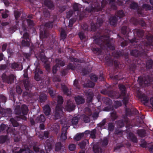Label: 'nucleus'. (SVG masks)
I'll return each instance as SVG.
<instances>
[{
  "label": "nucleus",
  "instance_id": "58",
  "mask_svg": "<svg viewBox=\"0 0 153 153\" xmlns=\"http://www.w3.org/2000/svg\"><path fill=\"white\" fill-rule=\"evenodd\" d=\"M95 50V51H96L97 52H98L100 50L98 48H96Z\"/></svg>",
  "mask_w": 153,
  "mask_h": 153
},
{
  "label": "nucleus",
  "instance_id": "61",
  "mask_svg": "<svg viewBox=\"0 0 153 153\" xmlns=\"http://www.w3.org/2000/svg\"><path fill=\"white\" fill-rule=\"evenodd\" d=\"M45 68L47 69H48L49 68V66L48 65H47L46 66L45 65Z\"/></svg>",
  "mask_w": 153,
  "mask_h": 153
},
{
  "label": "nucleus",
  "instance_id": "6",
  "mask_svg": "<svg viewBox=\"0 0 153 153\" xmlns=\"http://www.w3.org/2000/svg\"><path fill=\"white\" fill-rule=\"evenodd\" d=\"M75 106L71 101L68 102V105L66 107V109L68 111H71L74 109Z\"/></svg>",
  "mask_w": 153,
  "mask_h": 153
},
{
  "label": "nucleus",
  "instance_id": "46",
  "mask_svg": "<svg viewBox=\"0 0 153 153\" xmlns=\"http://www.w3.org/2000/svg\"><path fill=\"white\" fill-rule=\"evenodd\" d=\"M2 17L3 18H7V17L8 15L6 13L5 14H2Z\"/></svg>",
  "mask_w": 153,
  "mask_h": 153
},
{
  "label": "nucleus",
  "instance_id": "19",
  "mask_svg": "<svg viewBox=\"0 0 153 153\" xmlns=\"http://www.w3.org/2000/svg\"><path fill=\"white\" fill-rule=\"evenodd\" d=\"M61 34L62 39H63L66 36V33L64 30H62L61 31Z\"/></svg>",
  "mask_w": 153,
  "mask_h": 153
},
{
  "label": "nucleus",
  "instance_id": "5",
  "mask_svg": "<svg viewBox=\"0 0 153 153\" xmlns=\"http://www.w3.org/2000/svg\"><path fill=\"white\" fill-rule=\"evenodd\" d=\"M56 65L54 66L53 68V73H56V71L58 70L59 68V67H58L57 65L60 64L61 66H63L64 65V62L61 60H56Z\"/></svg>",
  "mask_w": 153,
  "mask_h": 153
},
{
  "label": "nucleus",
  "instance_id": "4",
  "mask_svg": "<svg viewBox=\"0 0 153 153\" xmlns=\"http://www.w3.org/2000/svg\"><path fill=\"white\" fill-rule=\"evenodd\" d=\"M2 79L4 81H7L8 83H10L13 82L16 77L13 75H11L9 77V80H7V77L5 74H3L2 75Z\"/></svg>",
  "mask_w": 153,
  "mask_h": 153
},
{
  "label": "nucleus",
  "instance_id": "60",
  "mask_svg": "<svg viewBox=\"0 0 153 153\" xmlns=\"http://www.w3.org/2000/svg\"><path fill=\"white\" fill-rule=\"evenodd\" d=\"M99 79H100V80H102L103 79V77L102 76H101Z\"/></svg>",
  "mask_w": 153,
  "mask_h": 153
},
{
  "label": "nucleus",
  "instance_id": "32",
  "mask_svg": "<svg viewBox=\"0 0 153 153\" xmlns=\"http://www.w3.org/2000/svg\"><path fill=\"white\" fill-rule=\"evenodd\" d=\"M33 149L35 151L36 153H38L39 150V149L38 147L36 146H34L33 147Z\"/></svg>",
  "mask_w": 153,
  "mask_h": 153
},
{
  "label": "nucleus",
  "instance_id": "63",
  "mask_svg": "<svg viewBox=\"0 0 153 153\" xmlns=\"http://www.w3.org/2000/svg\"><path fill=\"white\" fill-rule=\"evenodd\" d=\"M138 97H139L140 98H141L142 97L141 96H139V94H138Z\"/></svg>",
  "mask_w": 153,
  "mask_h": 153
},
{
  "label": "nucleus",
  "instance_id": "22",
  "mask_svg": "<svg viewBox=\"0 0 153 153\" xmlns=\"http://www.w3.org/2000/svg\"><path fill=\"white\" fill-rule=\"evenodd\" d=\"M69 149L71 151H73L75 149V146L73 144H71L69 146Z\"/></svg>",
  "mask_w": 153,
  "mask_h": 153
},
{
  "label": "nucleus",
  "instance_id": "48",
  "mask_svg": "<svg viewBox=\"0 0 153 153\" xmlns=\"http://www.w3.org/2000/svg\"><path fill=\"white\" fill-rule=\"evenodd\" d=\"M128 98H125L123 99V102L125 103H126L127 101H128Z\"/></svg>",
  "mask_w": 153,
  "mask_h": 153
},
{
  "label": "nucleus",
  "instance_id": "26",
  "mask_svg": "<svg viewBox=\"0 0 153 153\" xmlns=\"http://www.w3.org/2000/svg\"><path fill=\"white\" fill-rule=\"evenodd\" d=\"M16 150L17 151H13V153H21L22 151H24V150L23 149H19L17 148Z\"/></svg>",
  "mask_w": 153,
  "mask_h": 153
},
{
  "label": "nucleus",
  "instance_id": "20",
  "mask_svg": "<svg viewBox=\"0 0 153 153\" xmlns=\"http://www.w3.org/2000/svg\"><path fill=\"white\" fill-rule=\"evenodd\" d=\"M37 119L39 120L42 122H44L45 120L44 117L43 115H40V117L38 118Z\"/></svg>",
  "mask_w": 153,
  "mask_h": 153
},
{
  "label": "nucleus",
  "instance_id": "45",
  "mask_svg": "<svg viewBox=\"0 0 153 153\" xmlns=\"http://www.w3.org/2000/svg\"><path fill=\"white\" fill-rule=\"evenodd\" d=\"M40 127L41 129H43L44 128V124H41L40 126Z\"/></svg>",
  "mask_w": 153,
  "mask_h": 153
},
{
  "label": "nucleus",
  "instance_id": "35",
  "mask_svg": "<svg viewBox=\"0 0 153 153\" xmlns=\"http://www.w3.org/2000/svg\"><path fill=\"white\" fill-rule=\"evenodd\" d=\"M79 5L77 4H74V8L75 10H77L78 9Z\"/></svg>",
  "mask_w": 153,
  "mask_h": 153
},
{
  "label": "nucleus",
  "instance_id": "53",
  "mask_svg": "<svg viewBox=\"0 0 153 153\" xmlns=\"http://www.w3.org/2000/svg\"><path fill=\"white\" fill-rule=\"evenodd\" d=\"M148 80H146L144 81V83L145 84H147H147L148 83Z\"/></svg>",
  "mask_w": 153,
  "mask_h": 153
},
{
  "label": "nucleus",
  "instance_id": "55",
  "mask_svg": "<svg viewBox=\"0 0 153 153\" xmlns=\"http://www.w3.org/2000/svg\"><path fill=\"white\" fill-rule=\"evenodd\" d=\"M17 91L19 94H20L22 92V91L20 89L19 91H18L17 90Z\"/></svg>",
  "mask_w": 153,
  "mask_h": 153
},
{
  "label": "nucleus",
  "instance_id": "24",
  "mask_svg": "<svg viewBox=\"0 0 153 153\" xmlns=\"http://www.w3.org/2000/svg\"><path fill=\"white\" fill-rule=\"evenodd\" d=\"M140 53L139 52L136 50L133 51L132 52L133 55L135 56H137L138 54H139Z\"/></svg>",
  "mask_w": 153,
  "mask_h": 153
},
{
  "label": "nucleus",
  "instance_id": "62",
  "mask_svg": "<svg viewBox=\"0 0 153 153\" xmlns=\"http://www.w3.org/2000/svg\"><path fill=\"white\" fill-rule=\"evenodd\" d=\"M117 103H119V104H118V105H117L118 106H120L121 105V104L119 102H117Z\"/></svg>",
  "mask_w": 153,
  "mask_h": 153
},
{
  "label": "nucleus",
  "instance_id": "29",
  "mask_svg": "<svg viewBox=\"0 0 153 153\" xmlns=\"http://www.w3.org/2000/svg\"><path fill=\"white\" fill-rule=\"evenodd\" d=\"M119 88L120 90H122L123 91L125 90V87L122 85H119Z\"/></svg>",
  "mask_w": 153,
  "mask_h": 153
},
{
  "label": "nucleus",
  "instance_id": "16",
  "mask_svg": "<svg viewBox=\"0 0 153 153\" xmlns=\"http://www.w3.org/2000/svg\"><path fill=\"white\" fill-rule=\"evenodd\" d=\"M110 24L113 25H115L116 22V20L115 17L111 18L110 19Z\"/></svg>",
  "mask_w": 153,
  "mask_h": 153
},
{
  "label": "nucleus",
  "instance_id": "25",
  "mask_svg": "<svg viewBox=\"0 0 153 153\" xmlns=\"http://www.w3.org/2000/svg\"><path fill=\"white\" fill-rule=\"evenodd\" d=\"M35 78L37 81H39L40 79V77L38 74V72L36 71L35 72Z\"/></svg>",
  "mask_w": 153,
  "mask_h": 153
},
{
  "label": "nucleus",
  "instance_id": "59",
  "mask_svg": "<svg viewBox=\"0 0 153 153\" xmlns=\"http://www.w3.org/2000/svg\"><path fill=\"white\" fill-rule=\"evenodd\" d=\"M74 61L75 62H79V60L76 59H74Z\"/></svg>",
  "mask_w": 153,
  "mask_h": 153
},
{
  "label": "nucleus",
  "instance_id": "39",
  "mask_svg": "<svg viewBox=\"0 0 153 153\" xmlns=\"http://www.w3.org/2000/svg\"><path fill=\"white\" fill-rule=\"evenodd\" d=\"M94 86V84L91 82H90V83L88 84V86L91 87H93Z\"/></svg>",
  "mask_w": 153,
  "mask_h": 153
},
{
  "label": "nucleus",
  "instance_id": "36",
  "mask_svg": "<svg viewBox=\"0 0 153 153\" xmlns=\"http://www.w3.org/2000/svg\"><path fill=\"white\" fill-rule=\"evenodd\" d=\"M0 128L1 130H3L6 129V126L4 124H1L0 126Z\"/></svg>",
  "mask_w": 153,
  "mask_h": 153
},
{
  "label": "nucleus",
  "instance_id": "18",
  "mask_svg": "<svg viewBox=\"0 0 153 153\" xmlns=\"http://www.w3.org/2000/svg\"><path fill=\"white\" fill-rule=\"evenodd\" d=\"M10 121L11 122L14 127H16L18 126V124L17 122L14 120L13 119H10Z\"/></svg>",
  "mask_w": 153,
  "mask_h": 153
},
{
  "label": "nucleus",
  "instance_id": "11",
  "mask_svg": "<svg viewBox=\"0 0 153 153\" xmlns=\"http://www.w3.org/2000/svg\"><path fill=\"white\" fill-rule=\"evenodd\" d=\"M83 135V134H78L75 136L74 139L78 141L82 137Z\"/></svg>",
  "mask_w": 153,
  "mask_h": 153
},
{
  "label": "nucleus",
  "instance_id": "42",
  "mask_svg": "<svg viewBox=\"0 0 153 153\" xmlns=\"http://www.w3.org/2000/svg\"><path fill=\"white\" fill-rule=\"evenodd\" d=\"M73 24V22L71 20H70L69 21V26L70 27H71Z\"/></svg>",
  "mask_w": 153,
  "mask_h": 153
},
{
  "label": "nucleus",
  "instance_id": "54",
  "mask_svg": "<svg viewBox=\"0 0 153 153\" xmlns=\"http://www.w3.org/2000/svg\"><path fill=\"white\" fill-rule=\"evenodd\" d=\"M77 83V81L76 80H75L74 82V85L75 86H76Z\"/></svg>",
  "mask_w": 153,
  "mask_h": 153
},
{
  "label": "nucleus",
  "instance_id": "21",
  "mask_svg": "<svg viewBox=\"0 0 153 153\" xmlns=\"http://www.w3.org/2000/svg\"><path fill=\"white\" fill-rule=\"evenodd\" d=\"M91 79L94 81H96L97 80V78L95 75L92 74L90 76Z\"/></svg>",
  "mask_w": 153,
  "mask_h": 153
},
{
  "label": "nucleus",
  "instance_id": "40",
  "mask_svg": "<svg viewBox=\"0 0 153 153\" xmlns=\"http://www.w3.org/2000/svg\"><path fill=\"white\" fill-rule=\"evenodd\" d=\"M7 47V45L6 44H4L2 46V50L4 51L5 50Z\"/></svg>",
  "mask_w": 153,
  "mask_h": 153
},
{
  "label": "nucleus",
  "instance_id": "52",
  "mask_svg": "<svg viewBox=\"0 0 153 153\" xmlns=\"http://www.w3.org/2000/svg\"><path fill=\"white\" fill-rule=\"evenodd\" d=\"M107 144V140H105L104 142V144H103L104 145H106Z\"/></svg>",
  "mask_w": 153,
  "mask_h": 153
},
{
  "label": "nucleus",
  "instance_id": "41",
  "mask_svg": "<svg viewBox=\"0 0 153 153\" xmlns=\"http://www.w3.org/2000/svg\"><path fill=\"white\" fill-rule=\"evenodd\" d=\"M72 12H71L69 13H68L67 14V17L68 18H69L71 16V15Z\"/></svg>",
  "mask_w": 153,
  "mask_h": 153
},
{
  "label": "nucleus",
  "instance_id": "38",
  "mask_svg": "<svg viewBox=\"0 0 153 153\" xmlns=\"http://www.w3.org/2000/svg\"><path fill=\"white\" fill-rule=\"evenodd\" d=\"M143 7L144 8H145L147 9L150 10V7H149V6L147 4H144L143 5Z\"/></svg>",
  "mask_w": 153,
  "mask_h": 153
},
{
  "label": "nucleus",
  "instance_id": "56",
  "mask_svg": "<svg viewBox=\"0 0 153 153\" xmlns=\"http://www.w3.org/2000/svg\"><path fill=\"white\" fill-rule=\"evenodd\" d=\"M92 97H93V95H92L91 94V96H89L90 99L89 100L90 101H91V100Z\"/></svg>",
  "mask_w": 153,
  "mask_h": 153
},
{
  "label": "nucleus",
  "instance_id": "23",
  "mask_svg": "<svg viewBox=\"0 0 153 153\" xmlns=\"http://www.w3.org/2000/svg\"><path fill=\"white\" fill-rule=\"evenodd\" d=\"M83 120L85 122V123L88 122L89 121V118L88 116H83Z\"/></svg>",
  "mask_w": 153,
  "mask_h": 153
},
{
  "label": "nucleus",
  "instance_id": "8",
  "mask_svg": "<svg viewBox=\"0 0 153 153\" xmlns=\"http://www.w3.org/2000/svg\"><path fill=\"white\" fill-rule=\"evenodd\" d=\"M75 101L77 104H79L83 103L84 100L82 97L78 96L76 97L75 98Z\"/></svg>",
  "mask_w": 153,
  "mask_h": 153
},
{
  "label": "nucleus",
  "instance_id": "15",
  "mask_svg": "<svg viewBox=\"0 0 153 153\" xmlns=\"http://www.w3.org/2000/svg\"><path fill=\"white\" fill-rule=\"evenodd\" d=\"M22 108L23 110V114L24 115H26L28 111L27 106L25 105H23L22 106Z\"/></svg>",
  "mask_w": 153,
  "mask_h": 153
},
{
  "label": "nucleus",
  "instance_id": "12",
  "mask_svg": "<svg viewBox=\"0 0 153 153\" xmlns=\"http://www.w3.org/2000/svg\"><path fill=\"white\" fill-rule=\"evenodd\" d=\"M88 143V141L87 140H85L84 141L82 142L79 144L80 147L82 148H83Z\"/></svg>",
  "mask_w": 153,
  "mask_h": 153
},
{
  "label": "nucleus",
  "instance_id": "33",
  "mask_svg": "<svg viewBox=\"0 0 153 153\" xmlns=\"http://www.w3.org/2000/svg\"><path fill=\"white\" fill-rule=\"evenodd\" d=\"M18 66V65L15 63H13L12 64V67L13 68H16Z\"/></svg>",
  "mask_w": 153,
  "mask_h": 153
},
{
  "label": "nucleus",
  "instance_id": "37",
  "mask_svg": "<svg viewBox=\"0 0 153 153\" xmlns=\"http://www.w3.org/2000/svg\"><path fill=\"white\" fill-rule=\"evenodd\" d=\"M147 102L150 103L153 108V98H151L150 100Z\"/></svg>",
  "mask_w": 153,
  "mask_h": 153
},
{
  "label": "nucleus",
  "instance_id": "57",
  "mask_svg": "<svg viewBox=\"0 0 153 153\" xmlns=\"http://www.w3.org/2000/svg\"><path fill=\"white\" fill-rule=\"evenodd\" d=\"M53 93V91H49V93L51 96H53V95H52V93Z\"/></svg>",
  "mask_w": 153,
  "mask_h": 153
},
{
  "label": "nucleus",
  "instance_id": "49",
  "mask_svg": "<svg viewBox=\"0 0 153 153\" xmlns=\"http://www.w3.org/2000/svg\"><path fill=\"white\" fill-rule=\"evenodd\" d=\"M3 55L1 53H0V61L3 59Z\"/></svg>",
  "mask_w": 153,
  "mask_h": 153
},
{
  "label": "nucleus",
  "instance_id": "1",
  "mask_svg": "<svg viewBox=\"0 0 153 153\" xmlns=\"http://www.w3.org/2000/svg\"><path fill=\"white\" fill-rule=\"evenodd\" d=\"M63 99L61 96H59L58 97L57 105L55 110V119H58L62 116L63 111L61 106L59 105H60L63 103Z\"/></svg>",
  "mask_w": 153,
  "mask_h": 153
},
{
  "label": "nucleus",
  "instance_id": "14",
  "mask_svg": "<svg viewBox=\"0 0 153 153\" xmlns=\"http://www.w3.org/2000/svg\"><path fill=\"white\" fill-rule=\"evenodd\" d=\"M93 150L95 153H101V149L97 147L94 146L93 147Z\"/></svg>",
  "mask_w": 153,
  "mask_h": 153
},
{
  "label": "nucleus",
  "instance_id": "9",
  "mask_svg": "<svg viewBox=\"0 0 153 153\" xmlns=\"http://www.w3.org/2000/svg\"><path fill=\"white\" fill-rule=\"evenodd\" d=\"M95 130H94L90 131H86L85 134H89L90 135V137L92 138H94L95 137Z\"/></svg>",
  "mask_w": 153,
  "mask_h": 153
},
{
  "label": "nucleus",
  "instance_id": "28",
  "mask_svg": "<svg viewBox=\"0 0 153 153\" xmlns=\"http://www.w3.org/2000/svg\"><path fill=\"white\" fill-rule=\"evenodd\" d=\"M114 128V126L112 123L109 124L108 125V129L110 131H112Z\"/></svg>",
  "mask_w": 153,
  "mask_h": 153
},
{
  "label": "nucleus",
  "instance_id": "2",
  "mask_svg": "<svg viewBox=\"0 0 153 153\" xmlns=\"http://www.w3.org/2000/svg\"><path fill=\"white\" fill-rule=\"evenodd\" d=\"M63 124V123H62V124L63 125V128H62V131L61 135L60 137V139L61 140H65L67 138L66 137V131L67 130L68 128V127H69V125L66 124V122H65Z\"/></svg>",
  "mask_w": 153,
  "mask_h": 153
},
{
  "label": "nucleus",
  "instance_id": "17",
  "mask_svg": "<svg viewBox=\"0 0 153 153\" xmlns=\"http://www.w3.org/2000/svg\"><path fill=\"white\" fill-rule=\"evenodd\" d=\"M78 122V118L76 117H74L72 119V124L74 125H75Z\"/></svg>",
  "mask_w": 153,
  "mask_h": 153
},
{
  "label": "nucleus",
  "instance_id": "44",
  "mask_svg": "<svg viewBox=\"0 0 153 153\" xmlns=\"http://www.w3.org/2000/svg\"><path fill=\"white\" fill-rule=\"evenodd\" d=\"M48 134V131H45L44 133V136L45 137H47Z\"/></svg>",
  "mask_w": 153,
  "mask_h": 153
},
{
  "label": "nucleus",
  "instance_id": "64",
  "mask_svg": "<svg viewBox=\"0 0 153 153\" xmlns=\"http://www.w3.org/2000/svg\"><path fill=\"white\" fill-rule=\"evenodd\" d=\"M45 26H46L47 27H50V25H47V24H46L45 25Z\"/></svg>",
  "mask_w": 153,
  "mask_h": 153
},
{
  "label": "nucleus",
  "instance_id": "13",
  "mask_svg": "<svg viewBox=\"0 0 153 153\" xmlns=\"http://www.w3.org/2000/svg\"><path fill=\"white\" fill-rule=\"evenodd\" d=\"M129 136H130V137L129 138V139H130V140H131L133 141L134 142H137V139L135 136L133 134H130L129 135Z\"/></svg>",
  "mask_w": 153,
  "mask_h": 153
},
{
  "label": "nucleus",
  "instance_id": "51",
  "mask_svg": "<svg viewBox=\"0 0 153 153\" xmlns=\"http://www.w3.org/2000/svg\"><path fill=\"white\" fill-rule=\"evenodd\" d=\"M141 146L143 147H145V146H146V142H145L144 144H141Z\"/></svg>",
  "mask_w": 153,
  "mask_h": 153
},
{
  "label": "nucleus",
  "instance_id": "50",
  "mask_svg": "<svg viewBox=\"0 0 153 153\" xmlns=\"http://www.w3.org/2000/svg\"><path fill=\"white\" fill-rule=\"evenodd\" d=\"M132 4H133L135 7H132V8L133 9H135L136 8V7L137 6V4L136 3H132Z\"/></svg>",
  "mask_w": 153,
  "mask_h": 153
},
{
  "label": "nucleus",
  "instance_id": "10",
  "mask_svg": "<svg viewBox=\"0 0 153 153\" xmlns=\"http://www.w3.org/2000/svg\"><path fill=\"white\" fill-rule=\"evenodd\" d=\"M8 140L6 136H1L0 139V143H4L7 142Z\"/></svg>",
  "mask_w": 153,
  "mask_h": 153
},
{
  "label": "nucleus",
  "instance_id": "30",
  "mask_svg": "<svg viewBox=\"0 0 153 153\" xmlns=\"http://www.w3.org/2000/svg\"><path fill=\"white\" fill-rule=\"evenodd\" d=\"M61 147L60 143H59L57 144L56 145V151L59 150L60 148Z\"/></svg>",
  "mask_w": 153,
  "mask_h": 153
},
{
  "label": "nucleus",
  "instance_id": "31",
  "mask_svg": "<svg viewBox=\"0 0 153 153\" xmlns=\"http://www.w3.org/2000/svg\"><path fill=\"white\" fill-rule=\"evenodd\" d=\"M19 13L18 11H16L15 12V16L16 19H17L18 18L19 16Z\"/></svg>",
  "mask_w": 153,
  "mask_h": 153
},
{
  "label": "nucleus",
  "instance_id": "43",
  "mask_svg": "<svg viewBox=\"0 0 153 153\" xmlns=\"http://www.w3.org/2000/svg\"><path fill=\"white\" fill-rule=\"evenodd\" d=\"M149 151L152 153H153V146H151L149 149Z\"/></svg>",
  "mask_w": 153,
  "mask_h": 153
},
{
  "label": "nucleus",
  "instance_id": "34",
  "mask_svg": "<svg viewBox=\"0 0 153 153\" xmlns=\"http://www.w3.org/2000/svg\"><path fill=\"white\" fill-rule=\"evenodd\" d=\"M27 22L29 25H33V22L30 19L27 20Z\"/></svg>",
  "mask_w": 153,
  "mask_h": 153
},
{
  "label": "nucleus",
  "instance_id": "3",
  "mask_svg": "<svg viewBox=\"0 0 153 153\" xmlns=\"http://www.w3.org/2000/svg\"><path fill=\"white\" fill-rule=\"evenodd\" d=\"M23 30L24 34L23 39L22 42V44L24 46H28L29 45V41L30 40L28 38V34L27 33L25 32V29L22 28Z\"/></svg>",
  "mask_w": 153,
  "mask_h": 153
},
{
  "label": "nucleus",
  "instance_id": "47",
  "mask_svg": "<svg viewBox=\"0 0 153 153\" xmlns=\"http://www.w3.org/2000/svg\"><path fill=\"white\" fill-rule=\"evenodd\" d=\"M24 76L25 77H27V70L25 71V73L24 74Z\"/></svg>",
  "mask_w": 153,
  "mask_h": 153
},
{
  "label": "nucleus",
  "instance_id": "7",
  "mask_svg": "<svg viewBox=\"0 0 153 153\" xmlns=\"http://www.w3.org/2000/svg\"><path fill=\"white\" fill-rule=\"evenodd\" d=\"M44 113L46 115H48L50 114V109L48 105L45 106L43 108Z\"/></svg>",
  "mask_w": 153,
  "mask_h": 153
},
{
  "label": "nucleus",
  "instance_id": "27",
  "mask_svg": "<svg viewBox=\"0 0 153 153\" xmlns=\"http://www.w3.org/2000/svg\"><path fill=\"white\" fill-rule=\"evenodd\" d=\"M79 36L81 39H82L85 37L84 34L83 32H81L79 34Z\"/></svg>",
  "mask_w": 153,
  "mask_h": 153
}]
</instances>
